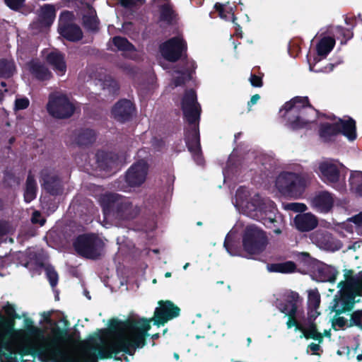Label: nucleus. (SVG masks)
Instances as JSON below:
<instances>
[{"label": "nucleus", "mask_w": 362, "mask_h": 362, "mask_svg": "<svg viewBox=\"0 0 362 362\" xmlns=\"http://www.w3.org/2000/svg\"><path fill=\"white\" fill-rule=\"evenodd\" d=\"M158 305L153 317L148 320L134 317L125 321L112 320L110 328L100 329L83 343L78 352L67 349L60 336L47 335L42 329L28 325L25 353L36 356L41 362H97L119 351L133 355L136 348L144 346L153 320L156 325H163L180 315V308L170 300H160Z\"/></svg>", "instance_id": "obj_1"}, {"label": "nucleus", "mask_w": 362, "mask_h": 362, "mask_svg": "<svg viewBox=\"0 0 362 362\" xmlns=\"http://www.w3.org/2000/svg\"><path fill=\"white\" fill-rule=\"evenodd\" d=\"M233 204L239 211L257 221L267 218L272 221L276 211L271 199L257 193L252 194L248 189L242 187L237 189Z\"/></svg>", "instance_id": "obj_2"}, {"label": "nucleus", "mask_w": 362, "mask_h": 362, "mask_svg": "<svg viewBox=\"0 0 362 362\" xmlns=\"http://www.w3.org/2000/svg\"><path fill=\"white\" fill-rule=\"evenodd\" d=\"M182 108L188 125L185 129V141L194 160L198 165L203 163L201 153L198 122L200 116V106L197 102V95L194 90L185 93L182 99Z\"/></svg>", "instance_id": "obj_3"}, {"label": "nucleus", "mask_w": 362, "mask_h": 362, "mask_svg": "<svg viewBox=\"0 0 362 362\" xmlns=\"http://www.w3.org/2000/svg\"><path fill=\"white\" fill-rule=\"evenodd\" d=\"M284 302H279L276 306L279 310L289 317L286 322L288 329L295 327L296 330L301 332L300 337L319 339L321 334L317 331L316 326L313 322L307 323L302 322L300 317L303 312L299 308L301 300L298 293L288 291L284 296Z\"/></svg>", "instance_id": "obj_4"}, {"label": "nucleus", "mask_w": 362, "mask_h": 362, "mask_svg": "<svg viewBox=\"0 0 362 362\" xmlns=\"http://www.w3.org/2000/svg\"><path fill=\"white\" fill-rule=\"evenodd\" d=\"M286 124L292 129L306 127L316 115L306 97H295L286 102L279 110Z\"/></svg>", "instance_id": "obj_5"}, {"label": "nucleus", "mask_w": 362, "mask_h": 362, "mask_svg": "<svg viewBox=\"0 0 362 362\" xmlns=\"http://www.w3.org/2000/svg\"><path fill=\"white\" fill-rule=\"evenodd\" d=\"M105 218L128 220L139 213V209L133 206L129 199L115 194H103L100 199Z\"/></svg>", "instance_id": "obj_6"}, {"label": "nucleus", "mask_w": 362, "mask_h": 362, "mask_svg": "<svg viewBox=\"0 0 362 362\" xmlns=\"http://www.w3.org/2000/svg\"><path fill=\"white\" fill-rule=\"evenodd\" d=\"M301 167L296 165L294 172L283 171L276 179L275 185L283 194L298 198L304 192L309 176L301 172Z\"/></svg>", "instance_id": "obj_7"}, {"label": "nucleus", "mask_w": 362, "mask_h": 362, "mask_svg": "<svg viewBox=\"0 0 362 362\" xmlns=\"http://www.w3.org/2000/svg\"><path fill=\"white\" fill-rule=\"evenodd\" d=\"M242 242L243 250L250 255H258L262 252L267 244L268 239L265 232L256 225H247L243 233Z\"/></svg>", "instance_id": "obj_8"}, {"label": "nucleus", "mask_w": 362, "mask_h": 362, "mask_svg": "<svg viewBox=\"0 0 362 362\" xmlns=\"http://www.w3.org/2000/svg\"><path fill=\"white\" fill-rule=\"evenodd\" d=\"M341 133L349 141L356 138V123L351 118L347 119L334 120L333 122H325L321 124L320 135L325 141H329L332 137Z\"/></svg>", "instance_id": "obj_9"}, {"label": "nucleus", "mask_w": 362, "mask_h": 362, "mask_svg": "<svg viewBox=\"0 0 362 362\" xmlns=\"http://www.w3.org/2000/svg\"><path fill=\"white\" fill-rule=\"evenodd\" d=\"M345 167L337 160L325 159L317 163L315 172L322 182L335 186L344 177Z\"/></svg>", "instance_id": "obj_10"}, {"label": "nucleus", "mask_w": 362, "mask_h": 362, "mask_svg": "<svg viewBox=\"0 0 362 362\" xmlns=\"http://www.w3.org/2000/svg\"><path fill=\"white\" fill-rule=\"evenodd\" d=\"M74 245L75 250L80 255L90 259L99 257L103 247V241L94 235H80Z\"/></svg>", "instance_id": "obj_11"}, {"label": "nucleus", "mask_w": 362, "mask_h": 362, "mask_svg": "<svg viewBox=\"0 0 362 362\" xmlns=\"http://www.w3.org/2000/svg\"><path fill=\"white\" fill-rule=\"evenodd\" d=\"M48 112L57 118H67L75 111L76 107L67 96L63 94L52 95L47 105Z\"/></svg>", "instance_id": "obj_12"}, {"label": "nucleus", "mask_w": 362, "mask_h": 362, "mask_svg": "<svg viewBox=\"0 0 362 362\" xmlns=\"http://www.w3.org/2000/svg\"><path fill=\"white\" fill-rule=\"evenodd\" d=\"M187 42L181 36L169 39L160 45V51L164 59L169 62H176L187 52Z\"/></svg>", "instance_id": "obj_13"}, {"label": "nucleus", "mask_w": 362, "mask_h": 362, "mask_svg": "<svg viewBox=\"0 0 362 362\" xmlns=\"http://www.w3.org/2000/svg\"><path fill=\"white\" fill-rule=\"evenodd\" d=\"M311 242L320 249L334 252L341 248V243L332 237V234L323 230H317L310 235Z\"/></svg>", "instance_id": "obj_14"}, {"label": "nucleus", "mask_w": 362, "mask_h": 362, "mask_svg": "<svg viewBox=\"0 0 362 362\" xmlns=\"http://www.w3.org/2000/svg\"><path fill=\"white\" fill-rule=\"evenodd\" d=\"M342 293L346 294V303L344 306L336 305V310H343L347 308L349 305L354 302V298L362 295V271L356 276L346 279V286L341 288Z\"/></svg>", "instance_id": "obj_15"}, {"label": "nucleus", "mask_w": 362, "mask_h": 362, "mask_svg": "<svg viewBox=\"0 0 362 362\" xmlns=\"http://www.w3.org/2000/svg\"><path fill=\"white\" fill-rule=\"evenodd\" d=\"M148 165L144 160H140L134 163L127 171L125 180L131 187L141 185L146 180Z\"/></svg>", "instance_id": "obj_16"}, {"label": "nucleus", "mask_w": 362, "mask_h": 362, "mask_svg": "<svg viewBox=\"0 0 362 362\" xmlns=\"http://www.w3.org/2000/svg\"><path fill=\"white\" fill-rule=\"evenodd\" d=\"M73 17L72 13L64 11L59 17V33L70 41H77L81 39L82 32L80 28L75 25H69L68 21Z\"/></svg>", "instance_id": "obj_17"}, {"label": "nucleus", "mask_w": 362, "mask_h": 362, "mask_svg": "<svg viewBox=\"0 0 362 362\" xmlns=\"http://www.w3.org/2000/svg\"><path fill=\"white\" fill-rule=\"evenodd\" d=\"M345 286H346V280L343 282H339V284H338V287L339 288V293H340V297L339 298H337L336 297L334 299V303H333V305L332 306V311L335 312L337 314H339V313H343L346 310H349L351 309V308L352 307L353 304L356 302V299H354V302L350 303L348 306L347 308L343 310H336L335 308L336 307V305L339 303V306H344L346 303V297H345V295L344 293H342L341 292V288H344ZM356 298V297L354 298ZM348 325V321L344 317H341V316H339L338 315H336L333 320H332V327L334 329H344L345 327H346Z\"/></svg>", "instance_id": "obj_18"}, {"label": "nucleus", "mask_w": 362, "mask_h": 362, "mask_svg": "<svg viewBox=\"0 0 362 362\" xmlns=\"http://www.w3.org/2000/svg\"><path fill=\"white\" fill-rule=\"evenodd\" d=\"M334 199L331 193L327 191L319 192L310 199L313 209L320 213H327L333 207Z\"/></svg>", "instance_id": "obj_19"}, {"label": "nucleus", "mask_w": 362, "mask_h": 362, "mask_svg": "<svg viewBox=\"0 0 362 362\" xmlns=\"http://www.w3.org/2000/svg\"><path fill=\"white\" fill-rule=\"evenodd\" d=\"M314 279L321 282H334L338 274L337 269L323 262H317L313 267Z\"/></svg>", "instance_id": "obj_20"}, {"label": "nucleus", "mask_w": 362, "mask_h": 362, "mask_svg": "<svg viewBox=\"0 0 362 362\" xmlns=\"http://www.w3.org/2000/svg\"><path fill=\"white\" fill-rule=\"evenodd\" d=\"M56 10L54 6L45 4L42 6L38 13L39 22H35L31 25L33 29L39 28L41 30L43 28L49 27L55 19Z\"/></svg>", "instance_id": "obj_21"}, {"label": "nucleus", "mask_w": 362, "mask_h": 362, "mask_svg": "<svg viewBox=\"0 0 362 362\" xmlns=\"http://www.w3.org/2000/svg\"><path fill=\"white\" fill-rule=\"evenodd\" d=\"M134 110L133 104L130 100H122L115 105L112 114L115 119L124 122L131 118Z\"/></svg>", "instance_id": "obj_22"}, {"label": "nucleus", "mask_w": 362, "mask_h": 362, "mask_svg": "<svg viewBox=\"0 0 362 362\" xmlns=\"http://www.w3.org/2000/svg\"><path fill=\"white\" fill-rule=\"evenodd\" d=\"M294 223L298 230L309 231L314 229L318 224L317 217L311 213L298 214L294 218Z\"/></svg>", "instance_id": "obj_23"}, {"label": "nucleus", "mask_w": 362, "mask_h": 362, "mask_svg": "<svg viewBox=\"0 0 362 362\" xmlns=\"http://www.w3.org/2000/svg\"><path fill=\"white\" fill-rule=\"evenodd\" d=\"M44 188L51 194H59L62 190V185L59 179L52 172L47 170L42 172Z\"/></svg>", "instance_id": "obj_24"}, {"label": "nucleus", "mask_w": 362, "mask_h": 362, "mask_svg": "<svg viewBox=\"0 0 362 362\" xmlns=\"http://www.w3.org/2000/svg\"><path fill=\"white\" fill-rule=\"evenodd\" d=\"M197 65L194 61L187 60L186 68L184 70H175L173 74V87L182 84L186 80L190 79L192 74L196 69Z\"/></svg>", "instance_id": "obj_25"}, {"label": "nucleus", "mask_w": 362, "mask_h": 362, "mask_svg": "<svg viewBox=\"0 0 362 362\" xmlns=\"http://www.w3.org/2000/svg\"><path fill=\"white\" fill-rule=\"evenodd\" d=\"M47 62L59 76H63L66 71V64L64 55L54 51L47 56Z\"/></svg>", "instance_id": "obj_26"}, {"label": "nucleus", "mask_w": 362, "mask_h": 362, "mask_svg": "<svg viewBox=\"0 0 362 362\" xmlns=\"http://www.w3.org/2000/svg\"><path fill=\"white\" fill-rule=\"evenodd\" d=\"M108 46L112 50H119L124 53L129 57H133L135 52V47L126 38L122 37H115L112 42H109Z\"/></svg>", "instance_id": "obj_27"}, {"label": "nucleus", "mask_w": 362, "mask_h": 362, "mask_svg": "<svg viewBox=\"0 0 362 362\" xmlns=\"http://www.w3.org/2000/svg\"><path fill=\"white\" fill-rule=\"evenodd\" d=\"M320 295L317 289H311L308 291V304L309 308V317L308 321H305L307 323L313 322V320H315L319 313L317 311L320 306Z\"/></svg>", "instance_id": "obj_28"}, {"label": "nucleus", "mask_w": 362, "mask_h": 362, "mask_svg": "<svg viewBox=\"0 0 362 362\" xmlns=\"http://www.w3.org/2000/svg\"><path fill=\"white\" fill-rule=\"evenodd\" d=\"M236 233L231 230L226 235L224 241V247L226 251L232 256L240 255V247L236 241Z\"/></svg>", "instance_id": "obj_29"}, {"label": "nucleus", "mask_w": 362, "mask_h": 362, "mask_svg": "<svg viewBox=\"0 0 362 362\" xmlns=\"http://www.w3.org/2000/svg\"><path fill=\"white\" fill-rule=\"evenodd\" d=\"M335 45V40L332 37H324L316 45L318 57L325 58L332 50Z\"/></svg>", "instance_id": "obj_30"}, {"label": "nucleus", "mask_w": 362, "mask_h": 362, "mask_svg": "<svg viewBox=\"0 0 362 362\" xmlns=\"http://www.w3.org/2000/svg\"><path fill=\"white\" fill-rule=\"evenodd\" d=\"M30 71L40 80H47L50 78L52 74L48 69L38 62H32L29 64Z\"/></svg>", "instance_id": "obj_31"}, {"label": "nucleus", "mask_w": 362, "mask_h": 362, "mask_svg": "<svg viewBox=\"0 0 362 362\" xmlns=\"http://www.w3.org/2000/svg\"><path fill=\"white\" fill-rule=\"evenodd\" d=\"M214 8L218 13V16L221 18L226 21L232 20L233 22L235 21V18L233 13V7L228 3L224 4L216 3L214 5Z\"/></svg>", "instance_id": "obj_32"}, {"label": "nucleus", "mask_w": 362, "mask_h": 362, "mask_svg": "<svg viewBox=\"0 0 362 362\" xmlns=\"http://www.w3.org/2000/svg\"><path fill=\"white\" fill-rule=\"evenodd\" d=\"M98 165L103 168H112L118 165V156L116 154L109 153L103 154L98 153L97 155Z\"/></svg>", "instance_id": "obj_33"}, {"label": "nucleus", "mask_w": 362, "mask_h": 362, "mask_svg": "<svg viewBox=\"0 0 362 362\" xmlns=\"http://www.w3.org/2000/svg\"><path fill=\"white\" fill-rule=\"evenodd\" d=\"M84 26L90 30H96L98 27L95 11L92 8H88L86 14L83 17Z\"/></svg>", "instance_id": "obj_34"}, {"label": "nucleus", "mask_w": 362, "mask_h": 362, "mask_svg": "<svg viewBox=\"0 0 362 362\" xmlns=\"http://www.w3.org/2000/svg\"><path fill=\"white\" fill-rule=\"evenodd\" d=\"M36 182L34 177L29 175L26 180V186L24 192L25 201L28 203L33 200L36 197Z\"/></svg>", "instance_id": "obj_35"}, {"label": "nucleus", "mask_w": 362, "mask_h": 362, "mask_svg": "<svg viewBox=\"0 0 362 362\" xmlns=\"http://www.w3.org/2000/svg\"><path fill=\"white\" fill-rule=\"evenodd\" d=\"M95 139V134L93 130L83 129L76 135V141L78 145H88L93 142Z\"/></svg>", "instance_id": "obj_36"}, {"label": "nucleus", "mask_w": 362, "mask_h": 362, "mask_svg": "<svg viewBox=\"0 0 362 362\" xmlns=\"http://www.w3.org/2000/svg\"><path fill=\"white\" fill-rule=\"evenodd\" d=\"M15 65L13 60H0V77H11L15 71Z\"/></svg>", "instance_id": "obj_37"}, {"label": "nucleus", "mask_w": 362, "mask_h": 362, "mask_svg": "<svg viewBox=\"0 0 362 362\" xmlns=\"http://www.w3.org/2000/svg\"><path fill=\"white\" fill-rule=\"evenodd\" d=\"M349 183L352 190L362 195V172L352 173L349 178Z\"/></svg>", "instance_id": "obj_38"}, {"label": "nucleus", "mask_w": 362, "mask_h": 362, "mask_svg": "<svg viewBox=\"0 0 362 362\" xmlns=\"http://www.w3.org/2000/svg\"><path fill=\"white\" fill-rule=\"evenodd\" d=\"M296 269V265L292 262H286L272 265L271 271L280 273H291Z\"/></svg>", "instance_id": "obj_39"}, {"label": "nucleus", "mask_w": 362, "mask_h": 362, "mask_svg": "<svg viewBox=\"0 0 362 362\" xmlns=\"http://www.w3.org/2000/svg\"><path fill=\"white\" fill-rule=\"evenodd\" d=\"M46 276L49 281L52 287H54L58 282V274L54 268L51 266H47L45 267Z\"/></svg>", "instance_id": "obj_40"}, {"label": "nucleus", "mask_w": 362, "mask_h": 362, "mask_svg": "<svg viewBox=\"0 0 362 362\" xmlns=\"http://www.w3.org/2000/svg\"><path fill=\"white\" fill-rule=\"evenodd\" d=\"M285 209L295 212H303L307 210V206L303 203H288Z\"/></svg>", "instance_id": "obj_41"}, {"label": "nucleus", "mask_w": 362, "mask_h": 362, "mask_svg": "<svg viewBox=\"0 0 362 362\" xmlns=\"http://www.w3.org/2000/svg\"><path fill=\"white\" fill-rule=\"evenodd\" d=\"M30 104V101L27 98H18L15 100V110H21L26 109Z\"/></svg>", "instance_id": "obj_42"}, {"label": "nucleus", "mask_w": 362, "mask_h": 362, "mask_svg": "<svg viewBox=\"0 0 362 362\" xmlns=\"http://www.w3.org/2000/svg\"><path fill=\"white\" fill-rule=\"evenodd\" d=\"M351 321L353 325L362 329V310L354 313L351 315Z\"/></svg>", "instance_id": "obj_43"}, {"label": "nucleus", "mask_w": 362, "mask_h": 362, "mask_svg": "<svg viewBox=\"0 0 362 362\" xmlns=\"http://www.w3.org/2000/svg\"><path fill=\"white\" fill-rule=\"evenodd\" d=\"M25 0H5L6 5L13 10L20 8L24 4Z\"/></svg>", "instance_id": "obj_44"}, {"label": "nucleus", "mask_w": 362, "mask_h": 362, "mask_svg": "<svg viewBox=\"0 0 362 362\" xmlns=\"http://www.w3.org/2000/svg\"><path fill=\"white\" fill-rule=\"evenodd\" d=\"M31 220L33 223H39L40 226H43L45 223V218L42 217L38 211L33 212Z\"/></svg>", "instance_id": "obj_45"}, {"label": "nucleus", "mask_w": 362, "mask_h": 362, "mask_svg": "<svg viewBox=\"0 0 362 362\" xmlns=\"http://www.w3.org/2000/svg\"><path fill=\"white\" fill-rule=\"evenodd\" d=\"M249 80L251 85L254 87H261L262 86V78L255 74H251Z\"/></svg>", "instance_id": "obj_46"}, {"label": "nucleus", "mask_w": 362, "mask_h": 362, "mask_svg": "<svg viewBox=\"0 0 362 362\" xmlns=\"http://www.w3.org/2000/svg\"><path fill=\"white\" fill-rule=\"evenodd\" d=\"M335 30L337 32L341 33V37L345 38V42L347 40L350 39L352 37V33L350 32V30L345 29L341 26H336Z\"/></svg>", "instance_id": "obj_47"}, {"label": "nucleus", "mask_w": 362, "mask_h": 362, "mask_svg": "<svg viewBox=\"0 0 362 362\" xmlns=\"http://www.w3.org/2000/svg\"><path fill=\"white\" fill-rule=\"evenodd\" d=\"M3 310L8 317H13L16 313L14 306L8 303L3 306Z\"/></svg>", "instance_id": "obj_48"}, {"label": "nucleus", "mask_w": 362, "mask_h": 362, "mask_svg": "<svg viewBox=\"0 0 362 362\" xmlns=\"http://www.w3.org/2000/svg\"><path fill=\"white\" fill-rule=\"evenodd\" d=\"M119 1L122 6L127 8H130L136 5L137 4L142 3V0H119Z\"/></svg>", "instance_id": "obj_49"}, {"label": "nucleus", "mask_w": 362, "mask_h": 362, "mask_svg": "<svg viewBox=\"0 0 362 362\" xmlns=\"http://www.w3.org/2000/svg\"><path fill=\"white\" fill-rule=\"evenodd\" d=\"M12 230L13 228L7 226L6 223L0 224V235L9 233Z\"/></svg>", "instance_id": "obj_50"}, {"label": "nucleus", "mask_w": 362, "mask_h": 362, "mask_svg": "<svg viewBox=\"0 0 362 362\" xmlns=\"http://www.w3.org/2000/svg\"><path fill=\"white\" fill-rule=\"evenodd\" d=\"M350 221L354 222L357 226L362 225V211L360 214H358L356 215L355 216L352 217L350 219Z\"/></svg>", "instance_id": "obj_51"}, {"label": "nucleus", "mask_w": 362, "mask_h": 362, "mask_svg": "<svg viewBox=\"0 0 362 362\" xmlns=\"http://www.w3.org/2000/svg\"><path fill=\"white\" fill-rule=\"evenodd\" d=\"M161 18L169 21L171 18V11L168 8H163L161 13Z\"/></svg>", "instance_id": "obj_52"}, {"label": "nucleus", "mask_w": 362, "mask_h": 362, "mask_svg": "<svg viewBox=\"0 0 362 362\" xmlns=\"http://www.w3.org/2000/svg\"><path fill=\"white\" fill-rule=\"evenodd\" d=\"M260 97L259 95L256 94V95H254L250 100L249 101L248 103V105H253L255 104H256L257 103V101L259 100Z\"/></svg>", "instance_id": "obj_53"}, {"label": "nucleus", "mask_w": 362, "mask_h": 362, "mask_svg": "<svg viewBox=\"0 0 362 362\" xmlns=\"http://www.w3.org/2000/svg\"><path fill=\"white\" fill-rule=\"evenodd\" d=\"M310 349L313 351V354H316L317 351L320 349V345L317 344L312 343L309 346Z\"/></svg>", "instance_id": "obj_54"}, {"label": "nucleus", "mask_w": 362, "mask_h": 362, "mask_svg": "<svg viewBox=\"0 0 362 362\" xmlns=\"http://www.w3.org/2000/svg\"><path fill=\"white\" fill-rule=\"evenodd\" d=\"M329 34L336 36L337 37H339L341 36V33L336 31L335 27L330 28V30H329Z\"/></svg>", "instance_id": "obj_55"}, {"label": "nucleus", "mask_w": 362, "mask_h": 362, "mask_svg": "<svg viewBox=\"0 0 362 362\" xmlns=\"http://www.w3.org/2000/svg\"><path fill=\"white\" fill-rule=\"evenodd\" d=\"M157 142H158V143H159V144H160V146H161V145H163V144H164V143H163V141H158V140H156V139H155V140L153 141V146H156Z\"/></svg>", "instance_id": "obj_56"}, {"label": "nucleus", "mask_w": 362, "mask_h": 362, "mask_svg": "<svg viewBox=\"0 0 362 362\" xmlns=\"http://www.w3.org/2000/svg\"><path fill=\"white\" fill-rule=\"evenodd\" d=\"M165 276L166 278H169L171 276V273L170 272H166L165 274Z\"/></svg>", "instance_id": "obj_57"}, {"label": "nucleus", "mask_w": 362, "mask_h": 362, "mask_svg": "<svg viewBox=\"0 0 362 362\" xmlns=\"http://www.w3.org/2000/svg\"><path fill=\"white\" fill-rule=\"evenodd\" d=\"M111 83H112L113 88H117V83L114 81H111Z\"/></svg>", "instance_id": "obj_58"}, {"label": "nucleus", "mask_w": 362, "mask_h": 362, "mask_svg": "<svg viewBox=\"0 0 362 362\" xmlns=\"http://www.w3.org/2000/svg\"><path fill=\"white\" fill-rule=\"evenodd\" d=\"M189 263H186L184 267H183V269L185 270L187 269V267H189Z\"/></svg>", "instance_id": "obj_59"}, {"label": "nucleus", "mask_w": 362, "mask_h": 362, "mask_svg": "<svg viewBox=\"0 0 362 362\" xmlns=\"http://www.w3.org/2000/svg\"><path fill=\"white\" fill-rule=\"evenodd\" d=\"M3 98V92L0 90V101L2 100Z\"/></svg>", "instance_id": "obj_60"}, {"label": "nucleus", "mask_w": 362, "mask_h": 362, "mask_svg": "<svg viewBox=\"0 0 362 362\" xmlns=\"http://www.w3.org/2000/svg\"><path fill=\"white\" fill-rule=\"evenodd\" d=\"M18 256L19 257H23V256H24V254H23V252H19V253L18 254Z\"/></svg>", "instance_id": "obj_61"}, {"label": "nucleus", "mask_w": 362, "mask_h": 362, "mask_svg": "<svg viewBox=\"0 0 362 362\" xmlns=\"http://www.w3.org/2000/svg\"><path fill=\"white\" fill-rule=\"evenodd\" d=\"M153 337V339H156V338H158V334H154V335H153V337Z\"/></svg>", "instance_id": "obj_62"}, {"label": "nucleus", "mask_w": 362, "mask_h": 362, "mask_svg": "<svg viewBox=\"0 0 362 362\" xmlns=\"http://www.w3.org/2000/svg\"><path fill=\"white\" fill-rule=\"evenodd\" d=\"M357 358L358 360H361L362 358V355H358Z\"/></svg>", "instance_id": "obj_63"}, {"label": "nucleus", "mask_w": 362, "mask_h": 362, "mask_svg": "<svg viewBox=\"0 0 362 362\" xmlns=\"http://www.w3.org/2000/svg\"><path fill=\"white\" fill-rule=\"evenodd\" d=\"M226 173H227L226 170H224V171H223V175H224L225 178L226 177Z\"/></svg>", "instance_id": "obj_64"}]
</instances>
